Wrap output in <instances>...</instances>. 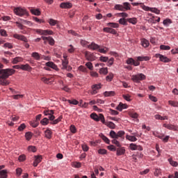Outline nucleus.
Listing matches in <instances>:
<instances>
[{
    "label": "nucleus",
    "mask_w": 178,
    "mask_h": 178,
    "mask_svg": "<svg viewBox=\"0 0 178 178\" xmlns=\"http://www.w3.org/2000/svg\"><path fill=\"white\" fill-rule=\"evenodd\" d=\"M69 65V60H62V70H65L66 69V67Z\"/></svg>",
    "instance_id": "nucleus-26"
},
{
    "label": "nucleus",
    "mask_w": 178,
    "mask_h": 178,
    "mask_svg": "<svg viewBox=\"0 0 178 178\" xmlns=\"http://www.w3.org/2000/svg\"><path fill=\"white\" fill-rule=\"evenodd\" d=\"M163 127L168 130H173V131H178V127L173 124H163Z\"/></svg>",
    "instance_id": "nucleus-12"
},
{
    "label": "nucleus",
    "mask_w": 178,
    "mask_h": 178,
    "mask_svg": "<svg viewBox=\"0 0 178 178\" xmlns=\"http://www.w3.org/2000/svg\"><path fill=\"white\" fill-rule=\"evenodd\" d=\"M139 60V62H143V60H149V57L148 56H138L137 58Z\"/></svg>",
    "instance_id": "nucleus-42"
},
{
    "label": "nucleus",
    "mask_w": 178,
    "mask_h": 178,
    "mask_svg": "<svg viewBox=\"0 0 178 178\" xmlns=\"http://www.w3.org/2000/svg\"><path fill=\"white\" fill-rule=\"evenodd\" d=\"M107 26H108V27H112L113 29H118L119 24L115 22H110L107 24Z\"/></svg>",
    "instance_id": "nucleus-30"
},
{
    "label": "nucleus",
    "mask_w": 178,
    "mask_h": 178,
    "mask_svg": "<svg viewBox=\"0 0 178 178\" xmlns=\"http://www.w3.org/2000/svg\"><path fill=\"white\" fill-rule=\"evenodd\" d=\"M43 113L44 116H48L49 120H51L50 124H58L63 119V116L60 115L55 120V115H54L55 111L54 110H46L43 111Z\"/></svg>",
    "instance_id": "nucleus-2"
},
{
    "label": "nucleus",
    "mask_w": 178,
    "mask_h": 178,
    "mask_svg": "<svg viewBox=\"0 0 178 178\" xmlns=\"http://www.w3.org/2000/svg\"><path fill=\"white\" fill-rule=\"evenodd\" d=\"M116 151L118 156H120V155H124L126 153V149H124V147L118 148Z\"/></svg>",
    "instance_id": "nucleus-21"
},
{
    "label": "nucleus",
    "mask_w": 178,
    "mask_h": 178,
    "mask_svg": "<svg viewBox=\"0 0 178 178\" xmlns=\"http://www.w3.org/2000/svg\"><path fill=\"white\" fill-rule=\"evenodd\" d=\"M104 97H113L115 95V92L114 91H106L104 93Z\"/></svg>",
    "instance_id": "nucleus-38"
},
{
    "label": "nucleus",
    "mask_w": 178,
    "mask_h": 178,
    "mask_svg": "<svg viewBox=\"0 0 178 178\" xmlns=\"http://www.w3.org/2000/svg\"><path fill=\"white\" fill-rule=\"evenodd\" d=\"M143 9L145 10H150V12H152L153 13H156V15H159V13H161V11L155 8H149L144 6Z\"/></svg>",
    "instance_id": "nucleus-15"
},
{
    "label": "nucleus",
    "mask_w": 178,
    "mask_h": 178,
    "mask_svg": "<svg viewBox=\"0 0 178 178\" xmlns=\"http://www.w3.org/2000/svg\"><path fill=\"white\" fill-rule=\"evenodd\" d=\"M156 58H159L161 62H164V63H169L170 62V59L168 58V57L162 56L161 54H156Z\"/></svg>",
    "instance_id": "nucleus-13"
},
{
    "label": "nucleus",
    "mask_w": 178,
    "mask_h": 178,
    "mask_svg": "<svg viewBox=\"0 0 178 178\" xmlns=\"http://www.w3.org/2000/svg\"><path fill=\"white\" fill-rule=\"evenodd\" d=\"M19 62H23V58L22 57H15L12 60V63L14 65L17 64Z\"/></svg>",
    "instance_id": "nucleus-27"
},
{
    "label": "nucleus",
    "mask_w": 178,
    "mask_h": 178,
    "mask_svg": "<svg viewBox=\"0 0 178 178\" xmlns=\"http://www.w3.org/2000/svg\"><path fill=\"white\" fill-rule=\"evenodd\" d=\"M22 172H23V170H22V168H17L16 169L17 176H20L22 175Z\"/></svg>",
    "instance_id": "nucleus-62"
},
{
    "label": "nucleus",
    "mask_w": 178,
    "mask_h": 178,
    "mask_svg": "<svg viewBox=\"0 0 178 178\" xmlns=\"http://www.w3.org/2000/svg\"><path fill=\"white\" fill-rule=\"evenodd\" d=\"M101 138L106 143V144H111V140L108 137L105 136L104 134L100 136Z\"/></svg>",
    "instance_id": "nucleus-33"
},
{
    "label": "nucleus",
    "mask_w": 178,
    "mask_h": 178,
    "mask_svg": "<svg viewBox=\"0 0 178 178\" xmlns=\"http://www.w3.org/2000/svg\"><path fill=\"white\" fill-rule=\"evenodd\" d=\"M146 76L144 74H138L136 75H132L131 80L135 83H138L143 80H145Z\"/></svg>",
    "instance_id": "nucleus-6"
},
{
    "label": "nucleus",
    "mask_w": 178,
    "mask_h": 178,
    "mask_svg": "<svg viewBox=\"0 0 178 178\" xmlns=\"http://www.w3.org/2000/svg\"><path fill=\"white\" fill-rule=\"evenodd\" d=\"M107 126L108 127H109L110 129H115L116 125L115 124V123L112 122H108L107 123Z\"/></svg>",
    "instance_id": "nucleus-54"
},
{
    "label": "nucleus",
    "mask_w": 178,
    "mask_h": 178,
    "mask_svg": "<svg viewBox=\"0 0 178 178\" xmlns=\"http://www.w3.org/2000/svg\"><path fill=\"white\" fill-rule=\"evenodd\" d=\"M171 23H172V20H170V19H164L163 22V24L165 26H169V24H171Z\"/></svg>",
    "instance_id": "nucleus-55"
},
{
    "label": "nucleus",
    "mask_w": 178,
    "mask_h": 178,
    "mask_svg": "<svg viewBox=\"0 0 178 178\" xmlns=\"http://www.w3.org/2000/svg\"><path fill=\"white\" fill-rule=\"evenodd\" d=\"M88 48L92 49V51H97V49H99V45L95 44V42H92L90 44L88 45Z\"/></svg>",
    "instance_id": "nucleus-18"
},
{
    "label": "nucleus",
    "mask_w": 178,
    "mask_h": 178,
    "mask_svg": "<svg viewBox=\"0 0 178 178\" xmlns=\"http://www.w3.org/2000/svg\"><path fill=\"white\" fill-rule=\"evenodd\" d=\"M31 67L29 64L21 65V70H25L27 72L31 71Z\"/></svg>",
    "instance_id": "nucleus-23"
},
{
    "label": "nucleus",
    "mask_w": 178,
    "mask_h": 178,
    "mask_svg": "<svg viewBox=\"0 0 178 178\" xmlns=\"http://www.w3.org/2000/svg\"><path fill=\"white\" fill-rule=\"evenodd\" d=\"M12 74H15V70L13 69L0 70V84L1 86H9L10 82L6 79H8L9 76H12Z\"/></svg>",
    "instance_id": "nucleus-1"
},
{
    "label": "nucleus",
    "mask_w": 178,
    "mask_h": 178,
    "mask_svg": "<svg viewBox=\"0 0 178 178\" xmlns=\"http://www.w3.org/2000/svg\"><path fill=\"white\" fill-rule=\"evenodd\" d=\"M103 31H104V33H109L110 34H114V35L118 34V32L116 31V30L109 27L104 28Z\"/></svg>",
    "instance_id": "nucleus-16"
},
{
    "label": "nucleus",
    "mask_w": 178,
    "mask_h": 178,
    "mask_svg": "<svg viewBox=\"0 0 178 178\" xmlns=\"http://www.w3.org/2000/svg\"><path fill=\"white\" fill-rule=\"evenodd\" d=\"M168 104H169V105H171V106H174L175 108L178 107V102L170 100V101H168Z\"/></svg>",
    "instance_id": "nucleus-40"
},
{
    "label": "nucleus",
    "mask_w": 178,
    "mask_h": 178,
    "mask_svg": "<svg viewBox=\"0 0 178 178\" xmlns=\"http://www.w3.org/2000/svg\"><path fill=\"white\" fill-rule=\"evenodd\" d=\"M13 37L14 38L19 40L20 41H23L24 42H29V40H27V38H26V36L23 35L14 34Z\"/></svg>",
    "instance_id": "nucleus-11"
},
{
    "label": "nucleus",
    "mask_w": 178,
    "mask_h": 178,
    "mask_svg": "<svg viewBox=\"0 0 178 178\" xmlns=\"http://www.w3.org/2000/svg\"><path fill=\"white\" fill-rule=\"evenodd\" d=\"M123 7H124V10H130V3L129 2H124L123 3Z\"/></svg>",
    "instance_id": "nucleus-41"
},
{
    "label": "nucleus",
    "mask_w": 178,
    "mask_h": 178,
    "mask_svg": "<svg viewBox=\"0 0 178 178\" xmlns=\"http://www.w3.org/2000/svg\"><path fill=\"white\" fill-rule=\"evenodd\" d=\"M36 33L38 34H40L41 35H52L54 32L51 30H42V29H37Z\"/></svg>",
    "instance_id": "nucleus-8"
},
{
    "label": "nucleus",
    "mask_w": 178,
    "mask_h": 178,
    "mask_svg": "<svg viewBox=\"0 0 178 178\" xmlns=\"http://www.w3.org/2000/svg\"><path fill=\"white\" fill-rule=\"evenodd\" d=\"M115 9L116 10H121V12H124V7L120 4H116L115 6Z\"/></svg>",
    "instance_id": "nucleus-37"
},
{
    "label": "nucleus",
    "mask_w": 178,
    "mask_h": 178,
    "mask_svg": "<svg viewBox=\"0 0 178 178\" xmlns=\"http://www.w3.org/2000/svg\"><path fill=\"white\" fill-rule=\"evenodd\" d=\"M120 24H122L123 26H127V19L124 18H121L119 20Z\"/></svg>",
    "instance_id": "nucleus-44"
},
{
    "label": "nucleus",
    "mask_w": 178,
    "mask_h": 178,
    "mask_svg": "<svg viewBox=\"0 0 178 178\" xmlns=\"http://www.w3.org/2000/svg\"><path fill=\"white\" fill-rule=\"evenodd\" d=\"M129 147H130V149H131V151H136L137 150V145H136L134 143H131L129 145Z\"/></svg>",
    "instance_id": "nucleus-53"
},
{
    "label": "nucleus",
    "mask_w": 178,
    "mask_h": 178,
    "mask_svg": "<svg viewBox=\"0 0 178 178\" xmlns=\"http://www.w3.org/2000/svg\"><path fill=\"white\" fill-rule=\"evenodd\" d=\"M28 151H29V152H36L37 147H35V146H29Z\"/></svg>",
    "instance_id": "nucleus-48"
},
{
    "label": "nucleus",
    "mask_w": 178,
    "mask_h": 178,
    "mask_svg": "<svg viewBox=\"0 0 178 178\" xmlns=\"http://www.w3.org/2000/svg\"><path fill=\"white\" fill-rule=\"evenodd\" d=\"M116 109L120 111V112H122L123 109H127V104L120 103L119 105L116 107Z\"/></svg>",
    "instance_id": "nucleus-20"
},
{
    "label": "nucleus",
    "mask_w": 178,
    "mask_h": 178,
    "mask_svg": "<svg viewBox=\"0 0 178 178\" xmlns=\"http://www.w3.org/2000/svg\"><path fill=\"white\" fill-rule=\"evenodd\" d=\"M99 73L100 74H108V68H101Z\"/></svg>",
    "instance_id": "nucleus-49"
},
{
    "label": "nucleus",
    "mask_w": 178,
    "mask_h": 178,
    "mask_svg": "<svg viewBox=\"0 0 178 178\" xmlns=\"http://www.w3.org/2000/svg\"><path fill=\"white\" fill-rule=\"evenodd\" d=\"M23 97H24V95H14L12 96V98H13V99H20V98H23Z\"/></svg>",
    "instance_id": "nucleus-56"
},
{
    "label": "nucleus",
    "mask_w": 178,
    "mask_h": 178,
    "mask_svg": "<svg viewBox=\"0 0 178 178\" xmlns=\"http://www.w3.org/2000/svg\"><path fill=\"white\" fill-rule=\"evenodd\" d=\"M126 138L127 140H129V141H131L132 143L137 141V138H136V136L127 135Z\"/></svg>",
    "instance_id": "nucleus-29"
},
{
    "label": "nucleus",
    "mask_w": 178,
    "mask_h": 178,
    "mask_svg": "<svg viewBox=\"0 0 178 178\" xmlns=\"http://www.w3.org/2000/svg\"><path fill=\"white\" fill-rule=\"evenodd\" d=\"M125 132L124 131H119L118 133L115 132V131H111L109 136L111 138H122L123 136H124Z\"/></svg>",
    "instance_id": "nucleus-5"
},
{
    "label": "nucleus",
    "mask_w": 178,
    "mask_h": 178,
    "mask_svg": "<svg viewBox=\"0 0 178 178\" xmlns=\"http://www.w3.org/2000/svg\"><path fill=\"white\" fill-rule=\"evenodd\" d=\"M67 101L69 104H71L72 105H79V101L76 99H73V100L68 99Z\"/></svg>",
    "instance_id": "nucleus-50"
},
{
    "label": "nucleus",
    "mask_w": 178,
    "mask_h": 178,
    "mask_svg": "<svg viewBox=\"0 0 178 178\" xmlns=\"http://www.w3.org/2000/svg\"><path fill=\"white\" fill-rule=\"evenodd\" d=\"M31 56L35 59V60H40V59H41V56L38 52L32 53Z\"/></svg>",
    "instance_id": "nucleus-28"
},
{
    "label": "nucleus",
    "mask_w": 178,
    "mask_h": 178,
    "mask_svg": "<svg viewBox=\"0 0 178 178\" xmlns=\"http://www.w3.org/2000/svg\"><path fill=\"white\" fill-rule=\"evenodd\" d=\"M18 160L19 162H24L26 161V155L22 154L19 156Z\"/></svg>",
    "instance_id": "nucleus-58"
},
{
    "label": "nucleus",
    "mask_w": 178,
    "mask_h": 178,
    "mask_svg": "<svg viewBox=\"0 0 178 178\" xmlns=\"http://www.w3.org/2000/svg\"><path fill=\"white\" fill-rule=\"evenodd\" d=\"M99 52H100L101 54H106V52L108 51H109V49H108V47H104V48H99L98 49Z\"/></svg>",
    "instance_id": "nucleus-43"
},
{
    "label": "nucleus",
    "mask_w": 178,
    "mask_h": 178,
    "mask_svg": "<svg viewBox=\"0 0 178 178\" xmlns=\"http://www.w3.org/2000/svg\"><path fill=\"white\" fill-rule=\"evenodd\" d=\"M46 66H47L48 67H51V69H54V70H56V72L59 71V68H58V65L54 63V62L49 61V62L46 63Z\"/></svg>",
    "instance_id": "nucleus-14"
},
{
    "label": "nucleus",
    "mask_w": 178,
    "mask_h": 178,
    "mask_svg": "<svg viewBox=\"0 0 178 178\" xmlns=\"http://www.w3.org/2000/svg\"><path fill=\"white\" fill-rule=\"evenodd\" d=\"M61 9H72L73 4L70 2H63L60 4Z\"/></svg>",
    "instance_id": "nucleus-10"
},
{
    "label": "nucleus",
    "mask_w": 178,
    "mask_h": 178,
    "mask_svg": "<svg viewBox=\"0 0 178 178\" xmlns=\"http://www.w3.org/2000/svg\"><path fill=\"white\" fill-rule=\"evenodd\" d=\"M47 41H49V45H54V44H55V40L51 36H49V40H47Z\"/></svg>",
    "instance_id": "nucleus-60"
},
{
    "label": "nucleus",
    "mask_w": 178,
    "mask_h": 178,
    "mask_svg": "<svg viewBox=\"0 0 178 178\" xmlns=\"http://www.w3.org/2000/svg\"><path fill=\"white\" fill-rule=\"evenodd\" d=\"M107 152V150L105 149H99L98 150V154H100V155H105Z\"/></svg>",
    "instance_id": "nucleus-59"
},
{
    "label": "nucleus",
    "mask_w": 178,
    "mask_h": 178,
    "mask_svg": "<svg viewBox=\"0 0 178 178\" xmlns=\"http://www.w3.org/2000/svg\"><path fill=\"white\" fill-rule=\"evenodd\" d=\"M101 83L92 85L91 87L92 91L90 92V94L92 95H95V94H98V90H101Z\"/></svg>",
    "instance_id": "nucleus-7"
},
{
    "label": "nucleus",
    "mask_w": 178,
    "mask_h": 178,
    "mask_svg": "<svg viewBox=\"0 0 178 178\" xmlns=\"http://www.w3.org/2000/svg\"><path fill=\"white\" fill-rule=\"evenodd\" d=\"M107 148L110 151H116V147H115V145H113L108 146Z\"/></svg>",
    "instance_id": "nucleus-64"
},
{
    "label": "nucleus",
    "mask_w": 178,
    "mask_h": 178,
    "mask_svg": "<svg viewBox=\"0 0 178 178\" xmlns=\"http://www.w3.org/2000/svg\"><path fill=\"white\" fill-rule=\"evenodd\" d=\"M90 118L93 119V120H95V122H99V120H101L103 124H105V117H104V114H99L98 116L97 113H92L90 114Z\"/></svg>",
    "instance_id": "nucleus-4"
},
{
    "label": "nucleus",
    "mask_w": 178,
    "mask_h": 178,
    "mask_svg": "<svg viewBox=\"0 0 178 178\" xmlns=\"http://www.w3.org/2000/svg\"><path fill=\"white\" fill-rule=\"evenodd\" d=\"M14 13L17 15V16H29V12H27V10L24 8H22L21 7H18L14 9Z\"/></svg>",
    "instance_id": "nucleus-3"
},
{
    "label": "nucleus",
    "mask_w": 178,
    "mask_h": 178,
    "mask_svg": "<svg viewBox=\"0 0 178 178\" xmlns=\"http://www.w3.org/2000/svg\"><path fill=\"white\" fill-rule=\"evenodd\" d=\"M127 21L129 22V23H131V24H137V18L136 17L128 18Z\"/></svg>",
    "instance_id": "nucleus-35"
},
{
    "label": "nucleus",
    "mask_w": 178,
    "mask_h": 178,
    "mask_svg": "<svg viewBox=\"0 0 178 178\" xmlns=\"http://www.w3.org/2000/svg\"><path fill=\"white\" fill-rule=\"evenodd\" d=\"M3 47V48H8L9 49H12V48H13V45H12V43L9 42L5 43Z\"/></svg>",
    "instance_id": "nucleus-52"
},
{
    "label": "nucleus",
    "mask_w": 178,
    "mask_h": 178,
    "mask_svg": "<svg viewBox=\"0 0 178 178\" xmlns=\"http://www.w3.org/2000/svg\"><path fill=\"white\" fill-rule=\"evenodd\" d=\"M48 23L50 24V26H55L56 24H58V21L54 19H49Z\"/></svg>",
    "instance_id": "nucleus-46"
},
{
    "label": "nucleus",
    "mask_w": 178,
    "mask_h": 178,
    "mask_svg": "<svg viewBox=\"0 0 178 178\" xmlns=\"http://www.w3.org/2000/svg\"><path fill=\"white\" fill-rule=\"evenodd\" d=\"M85 57L87 60H89L90 62H92L95 60V56H94V54L90 51H85Z\"/></svg>",
    "instance_id": "nucleus-9"
},
{
    "label": "nucleus",
    "mask_w": 178,
    "mask_h": 178,
    "mask_svg": "<svg viewBox=\"0 0 178 178\" xmlns=\"http://www.w3.org/2000/svg\"><path fill=\"white\" fill-rule=\"evenodd\" d=\"M44 134H45V137L47 138H51L52 137V131H51V129H47L45 131H44Z\"/></svg>",
    "instance_id": "nucleus-25"
},
{
    "label": "nucleus",
    "mask_w": 178,
    "mask_h": 178,
    "mask_svg": "<svg viewBox=\"0 0 178 178\" xmlns=\"http://www.w3.org/2000/svg\"><path fill=\"white\" fill-rule=\"evenodd\" d=\"M26 129V124H22L19 127H18V131H23Z\"/></svg>",
    "instance_id": "nucleus-63"
},
{
    "label": "nucleus",
    "mask_w": 178,
    "mask_h": 178,
    "mask_svg": "<svg viewBox=\"0 0 178 178\" xmlns=\"http://www.w3.org/2000/svg\"><path fill=\"white\" fill-rule=\"evenodd\" d=\"M40 123L42 126H47L49 124V119L44 118L40 121Z\"/></svg>",
    "instance_id": "nucleus-32"
},
{
    "label": "nucleus",
    "mask_w": 178,
    "mask_h": 178,
    "mask_svg": "<svg viewBox=\"0 0 178 178\" xmlns=\"http://www.w3.org/2000/svg\"><path fill=\"white\" fill-rule=\"evenodd\" d=\"M42 161V157L41 156H35L33 166L36 168V166H38V163H40Z\"/></svg>",
    "instance_id": "nucleus-17"
},
{
    "label": "nucleus",
    "mask_w": 178,
    "mask_h": 178,
    "mask_svg": "<svg viewBox=\"0 0 178 178\" xmlns=\"http://www.w3.org/2000/svg\"><path fill=\"white\" fill-rule=\"evenodd\" d=\"M140 42H141V45L144 48H148V47H149V41H148L145 38L141 39Z\"/></svg>",
    "instance_id": "nucleus-22"
},
{
    "label": "nucleus",
    "mask_w": 178,
    "mask_h": 178,
    "mask_svg": "<svg viewBox=\"0 0 178 178\" xmlns=\"http://www.w3.org/2000/svg\"><path fill=\"white\" fill-rule=\"evenodd\" d=\"M30 12L31 13H32V15H34L35 16H40V15H41V11H40V9L31 8Z\"/></svg>",
    "instance_id": "nucleus-19"
},
{
    "label": "nucleus",
    "mask_w": 178,
    "mask_h": 178,
    "mask_svg": "<svg viewBox=\"0 0 178 178\" xmlns=\"http://www.w3.org/2000/svg\"><path fill=\"white\" fill-rule=\"evenodd\" d=\"M129 116L133 119H137V118H138V114L137 113L131 112L129 113Z\"/></svg>",
    "instance_id": "nucleus-51"
},
{
    "label": "nucleus",
    "mask_w": 178,
    "mask_h": 178,
    "mask_svg": "<svg viewBox=\"0 0 178 178\" xmlns=\"http://www.w3.org/2000/svg\"><path fill=\"white\" fill-rule=\"evenodd\" d=\"M41 81H43V83H45V84H49V83L52 82V79L47 78V77H42L41 79Z\"/></svg>",
    "instance_id": "nucleus-31"
},
{
    "label": "nucleus",
    "mask_w": 178,
    "mask_h": 178,
    "mask_svg": "<svg viewBox=\"0 0 178 178\" xmlns=\"http://www.w3.org/2000/svg\"><path fill=\"white\" fill-rule=\"evenodd\" d=\"M112 144H115V145H116V147H118V148H120V147H122V145H120V143L119 141H118V138H113L111 140Z\"/></svg>",
    "instance_id": "nucleus-34"
},
{
    "label": "nucleus",
    "mask_w": 178,
    "mask_h": 178,
    "mask_svg": "<svg viewBox=\"0 0 178 178\" xmlns=\"http://www.w3.org/2000/svg\"><path fill=\"white\" fill-rule=\"evenodd\" d=\"M110 113L111 115H113V116H116V115H119V112L116 110L110 109Z\"/></svg>",
    "instance_id": "nucleus-61"
},
{
    "label": "nucleus",
    "mask_w": 178,
    "mask_h": 178,
    "mask_svg": "<svg viewBox=\"0 0 178 178\" xmlns=\"http://www.w3.org/2000/svg\"><path fill=\"white\" fill-rule=\"evenodd\" d=\"M86 67L89 69V70H94V66L92 65V63L91 62H88L86 63Z\"/></svg>",
    "instance_id": "nucleus-45"
},
{
    "label": "nucleus",
    "mask_w": 178,
    "mask_h": 178,
    "mask_svg": "<svg viewBox=\"0 0 178 178\" xmlns=\"http://www.w3.org/2000/svg\"><path fill=\"white\" fill-rule=\"evenodd\" d=\"M79 70H80V72H83V73H88V70L87 69V67H86L83 65H80L79 67Z\"/></svg>",
    "instance_id": "nucleus-39"
},
{
    "label": "nucleus",
    "mask_w": 178,
    "mask_h": 178,
    "mask_svg": "<svg viewBox=\"0 0 178 178\" xmlns=\"http://www.w3.org/2000/svg\"><path fill=\"white\" fill-rule=\"evenodd\" d=\"M160 49H163V51H169V49H170V47L169 46L162 44L160 46Z\"/></svg>",
    "instance_id": "nucleus-57"
},
{
    "label": "nucleus",
    "mask_w": 178,
    "mask_h": 178,
    "mask_svg": "<svg viewBox=\"0 0 178 178\" xmlns=\"http://www.w3.org/2000/svg\"><path fill=\"white\" fill-rule=\"evenodd\" d=\"M122 98H124V99H125V101H128V102H130V101H131V96H130V95L127 94V95H122Z\"/></svg>",
    "instance_id": "nucleus-47"
},
{
    "label": "nucleus",
    "mask_w": 178,
    "mask_h": 178,
    "mask_svg": "<svg viewBox=\"0 0 178 178\" xmlns=\"http://www.w3.org/2000/svg\"><path fill=\"white\" fill-rule=\"evenodd\" d=\"M0 178H8L7 170H2L0 171Z\"/></svg>",
    "instance_id": "nucleus-24"
},
{
    "label": "nucleus",
    "mask_w": 178,
    "mask_h": 178,
    "mask_svg": "<svg viewBox=\"0 0 178 178\" xmlns=\"http://www.w3.org/2000/svg\"><path fill=\"white\" fill-rule=\"evenodd\" d=\"M25 137L26 139L27 140V141H30L31 140V138H33V133L29 131L26 132L25 134Z\"/></svg>",
    "instance_id": "nucleus-36"
}]
</instances>
